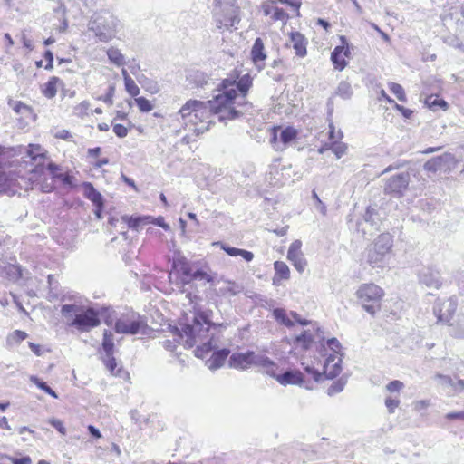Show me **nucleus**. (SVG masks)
Returning a JSON list of instances; mask_svg holds the SVG:
<instances>
[{
	"label": "nucleus",
	"mask_w": 464,
	"mask_h": 464,
	"mask_svg": "<svg viewBox=\"0 0 464 464\" xmlns=\"http://www.w3.org/2000/svg\"><path fill=\"white\" fill-rule=\"evenodd\" d=\"M225 89V94H216L210 101L188 100L178 111L177 120L182 121L185 129L199 135L208 130L213 122L212 116L214 114L218 116L220 121L238 118L242 114L241 111L235 108H225L222 105V101L229 102L233 94V91L228 90L226 85Z\"/></svg>",
	"instance_id": "obj_1"
},
{
	"label": "nucleus",
	"mask_w": 464,
	"mask_h": 464,
	"mask_svg": "<svg viewBox=\"0 0 464 464\" xmlns=\"http://www.w3.org/2000/svg\"><path fill=\"white\" fill-rule=\"evenodd\" d=\"M216 331V325L205 314L195 312L191 322L182 324L181 328L173 327L170 332L174 342L180 343L183 341L184 346L188 348L197 346L195 355L204 358L207 353L217 347Z\"/></svg>",
	"instance_id": "obj_2"
},
{
	"label": "nucleus",
	"mask_w": 464,
	"mask_h": 464,
	"mask_svg": "<svg viewBox=\"0 0 464 464\" xmlns=\"http://www.w3.org/2000/svg\"><path fill=\"white\" fill-rule=\"evenodd\" d=\"M61 314L68 326L74 327L78 331L89 332L101 324L99 312L93 307L85 308L77 304H66L61 308Z\"/></svg>",
	"instance_id": "obj_3"
},
{
	"label": "nucleus",
	"mask_w": 464,
	"mask_h": 464,
	"mask_svg": "<svg viewBox=\"0 0 464 464\" xmlns=\"http://www.w3.org/2000/svg\"><path fill=\"white\" fill-rule=\"evenodd\" d=\"M393 246V237L390 233L379 235L364 251L366 263L372 268H382L387 264Z\"/></svg>",
	"instance_id": "obj_4"
},
{
	"label": "nucleus",
	"mask_w": 464,
	"mask_h": 464,
	"mask_svg": "<svg viewBox=\"0 0 464 464\" xmlns=\"http://www.w3.org/2000/svg\"><path fill=\"white\" fill-rule=\"evenodd\" d=\"M225 85L228 90L233 91V94L231 95V100L229 102L222 101V105L225 108H235V105L244 106L246 105L244 100L246 98V92L252 85V78L249 74L243 75L237 82L235 80L225 79L222 81L220 87L218 89L221 92L220 94L226 93Z\"/></svg>",
	"instance_id": "obj_5"
},
{
	"label": "nucleus",
	"mask_w": 464,
	"mask_h": 464,
	"mask_svg": "<svg viewBox=\"0 0 464 464\" xmlns=\"http://www.w3.org/2000/svg\"><path fill=\"white\" fill-rule=\"evenodd\" d=\"M355 295L363 309L374 315L381 308V300L384 291L375 284H362L357 289Z\"/></svg>",
	"instance_id": "obj_6"
},
{
	"label": "nucleus",
	"mask_w": 464,
	"mask_h": 464,
	"mask_svg": "<svg viewBox=\"0 0 464 464\" xmlns=\"http://www.w3.org/2000/svg\"><path fill=\"white\" fill-rule=\"evenodd\" d=\"M229 366L236 369L245 370L251 365L262 367L265 371L266 367H271L272 360L267 356L254 352L236 353L228 360Z\"/></svg>",
	"instance_id": "obj_7"
},
{
	"label": "nucleus",
	"mask_w": 464,
	"mask_h": 464,
	"mask_svg": "<svg viewBox=\"0 0 464 464\" xmlns=\"http://www.w3.org/2000/svg\"><path fill=\"white\" fill-rule=\"evenodd\" d=\"M238 13V8L227 9L214 6L213 17L217 28L219 30L236 29V25L240 22Z\"/></svg>",
	"instance_id": "obj_8"
},
{
	"label": "nucleus",
	"mask_w": 464,
	"mask_h": 464,
	"mask_svg": "<svg viewBox=\"0 0 464 464\" xmlns=\"http://www.w3.org/2000/svg\"><path fill=\"white\" fill-rule=\"evenodd\" d=\"M297 134L298 131L294 127L289 126L284 129L281 127H274L270 143L276 150L283 151L289 143L296 139Z\"/></svg>",
	"instance_id": "obj_9"
},
{
	"label": "nucleus",
	"mask_w": 464,
	"mask_h": 464,
	"mask_svg": "<svg viewBox=\"0 0 464 464\" xmlns=\"http://www.w3.org/2000/svg\"><path fill=\"white\" fill-rule=\"evenodd\" d=\"M146 327L145 322L136 314L121 317L115 323V331L119 334H136L144 333Z\"/></svg>",
	"instance_id": "obj_10"
},
{
	"label": "nucleus",
	"mask_w": 464,
	"mask_h": 464,
	"mask_svg": "<svg viewBox=\"0 0 464 464\" xmlns=\"http://www.w3.org/2000/svg\"><path fill=\"white\" fill-rule=\"evenodd\" d=\"M457 299L453 297L445 300H437L433 307V313L438 322L443 324L450 323L457 310Z\"/></svg>",
	"instance_id": "obj_11"
},
{
	"label": "nucleus",
	"mask_w": 464,
	"mask_h": 464,
	"mask_svg": "<svg viewBox=\"0 0 464 464\" xmlns=\"http://www.w3.org/2000/svg\"><path fill=\"white\" fill-rule=\"evenodd\" d=\"M89 28L101 42H108L111 40L115 34V24L113 21H107L102 17H98L92 21Z\"/></svg>",
	"instance_id": "obj_12"
},
{
	"label": "nucleus",
	"mask_w": 464,
	"mask_h": 464,
	"mask_svg": "<svg viewBox=\"0 0 464 464\" xmlns=\"http://www.w3.org/2000/svg\"><path fill=\"white\" fill-rule=\"evenodd\" d=\"M277 366L272 361L271 367H266V372L275 378L280 384L287 385L293 384L297 385L301 384L304 381L303 374L299 371H286L282 374L276 373Z\"/></svg>",
	"instance_id": "obj_13"
},
{
	"label": "nucleus",
	"mask_w": 464,
	"mask_h": 464,
	"mask_svg": "<svg viewBox=\"0 0 464 464\" xmlns=\"http://www.w3.org/2000/svg\"><path fill=\"white\" fill-rule=\"evenodd\" d=\"M410 182V174L408 172L400 173L389 179L385 184L384 191L395 197H401L407 189Z\"/></svg>",
	"instance_id": "obj_14"
},
{
	"label": "nucleus",
	"mask_w": 464,
	"mask_h": 464,
	"mask_svg": "<svg viewBox=\"0 0 464 464\" xmlns=\"http://www.w3.org/2000/svg\"><path fill=\"white\" fill-rule=\"evenodd\" d=\"M301 246L302 242L300 240H295L290 245L287 252V259L300 274H302L307 266V261L304 256Z\"/></svg>",
	"instance_id": "obj_15"
},
{
	"label": "nucleus",
	"mask_w": 464,
	"mask_h": 464,
	"mask_svg": "<svg viewBox=\"0 0 464 464\" xmlns=\"http://www.w3.org/2000/svg\"><path fill=\"white\" fill-rule=\"evenodd\" d=\"M419 281L427 287L439 289L442 285L440 273L433 268L426 267L419 273Z\"/></svg>",
	"instance_id": "obj_16"
},
{
	"label": "nucleus",
	"mask_w": 464,
	"mask_h": 464,
	"mask_svg": "<svg viewBox=\"0 0 464 464\" xmlns=\"http://www.w3.org/2000/svg\"><path fill=\"white\" fill-rule=\"evenodd\" d=\"M342 358L337 354H329L324 365V374L327 379H334L342 371Z\"/></svg>",
	"instance_id": "obj_17"
},
{
	"label": "nucleus",
	"mask_w": 464,
	"mask_h": 464,
	"mask_svg": "<svg viewBox=\"0 0 464 464\" xmlns=\"http://www.w3.org/2000/svg\"><path fill=\"white\" fill-rule=\"evenodd\" d=\"M251 59L258 71L264 69L266 53L265 52L264 43L261 38H256L252 46Z\"/></svg>",
	"instance_id": "obj_18"
},
{
	"label": "nucleus",
	"mask_w": 464,
	"mask_h": 464,
	"mask_svg": "<svg viewBox=\"0 0 464 464\" xmlns=\"http://www.w3.org/2000/svg\"><path fill=\"white\" fill-rule=\"evenodd\" d=\"M186 80L192 88H204L209 84V76L199 70H189L187 72Z\"/></svg>",
	"instance_id": "obj_19"
},
{
	"label": "nucleus",
	"mask_w": 464,
	"mask_h": 464,
	"mask_svg": "<svg viewBox=\"0 0 464 464\" xmlns=\"http://www.w3.org/2000/svg\"><path fill=\"white\" fill-rule=\"evenodd\" d=\"M340 40H341L342 45L336 46L334 49V51L331 53V61L333 62L335 69L342 71L347 65V63L343 55V51L344 50V44H347V40H346L345 36H341Z\"/></svg>",
	"instance_id": "obj_20"
},
{
	"label": "nucleus",
	"mask_w": 464,
	"mask_h": 464,
	"mask_svg": "<svg viewBox=\"0 0 464 464\" xmlns=\"http://www.w3.org/2000/svg\"><path fill=\"white\" fill-rule=\"evenodd\" d=\"M290 42L297 56L304 57L306 55L307 42L303 34L298 32L292 33L290 35Z\"/></svg>",
	"instance_id": "obj_21"
},
{
	"label": "nucleus",
	"mask_w": 464,
	"mask_h": 464,
	"mask_svg": "<svg viewBox=\"0 0 464 464\" xmlns=\"http://www.w3.org/2000/svg\"><path fill=\"white\" fill-rule=\"evenodd\" d=\"M228 354L229 350L227 349L214 352L212 356L206 362V364L210 370H217L224 364Z\"/></svg>",
	"instance_id": "obj_22"
},
{
	"label": "nucleus",
	"mask_w": 464,
	"mask_h": 464,
	"mask_svg": "<svg viewBox=\"0 0 464 464\" xmlns=\"http://www.w3.org/2000/svg\"><path fill=\"white\" fill-rule=\"evenodd\" d=\"M274 269L276 275L273 277V284L276 285H280L281 280H287L290 277V270L288 266L283 261H276L274 263Z\"/></svg>",
	"instance_id": "obj_23"
},
{
	"label": "nucleus",
	"mask_w": 464,
	"mask_h": 464,
	"mask_svg": "<svg viewBox=\"0 0 464 464\" xmlns=\"http://www.w3.org/2000/svg\"><path fill=\"white\" fill-rule=\"evenodd\" d=\"M242 291V287L232 281H224L223 285L218 289V295L223 297H231L239 294Z\"/></svg>",
	"instance_id": "obj_24"
},
{
	"label": "nucleus",
	"mask_w": 464,
	"mask_h": 464,
	"mask_svg": "<svg viewBox=\"0 0 464 464\" xmlns=\"http://www.w3.org/2000/svg\"><path fill=\"white\" fill-rule=\"evenodd\" d=\"M216 245H219L221 248L230 256H242L246 261L250 262L254 258V254L250 251L240 249L233 246H229L222 242H217Z\"/></svg>",
	"instance_id": "obj_25"
},
{
	"label": "nucleus",
	"mask_w": 464,
	"mask_h": 464,
	"mask_svg": "<svg viewBox=\"0 0 464 464\" xmlns=\"http://www.w3.org/2000/svg\"><path fill=\"white\" fill-rule=\"evenodd\" d=\"M174 266H176L177 269H179V271L181 274V283L183 285L189 284V281L187 280L192 277V275L194 273L191 266L185 259H180L178 262H175Z\"/></svg>",
	"instance_id": "obj_26"
},
{
	"label": "nucleus",
	"mask_w": 464,
	"mask_h": 464,
	"mask_svg": "<svg viewBox=\"0 0 464 464\" xmlns=\"http://www.w3.org/2000/svg\"><path fill=\"white\" fill-rule=\"evenodd\" d=\"M285 73V65L281 59H276L271 63V70L267 72V74L276 82H279L283 79Z\"/></svg>",
	"instance_id": "obj_27"
},
{
	"label": "nucleus",
	"mask_w": 464,
	"mask_h": 464,
	"mask_svg": "<svg viewBox=\"0 0 464 464\" xmlns=\"http://www.w3.org/2000/svg\"><path fill=\"white\" fill-rule=\"evenodd\" d=\"M102 360L105 364L107 370L114 376L121 377L125 372L121 368L117 369V362L113 354L102 355Z\"/></svg>",
	"instance_id": "obj_28"
},
{
	"label": "nucleus",
	"mask_w": 464,
	"mask_h": 464,
	"mask_svg": "<svg viewBox=\"0 0 464 464\" xmlns=\"http://www.w3.org/2000/svg\"><path fill=\"white\" fill-rule=\"evenodd\" d=\"M449 158V154L432 158L424 164V169L430 172H436L442 168Z\"/></svg>",
	"instance_id": "obj_29"
},
{
	"label": "nucleus",
	"mask_w": 464,
	"mask_h": 464,
	"mask_svg": "<svg viewBox=\"0 0 464 464\" xmlns=\"http://www.w3.org/2000/svg\"><path fill=\"white\" fill-rule=\"evenodd\" d=\"M85 191L84 195L85 197L90 199L92 202H93L96 206H102V197L100 192H98L90 182H85L83 184Z\"/></svg>",
	"instance_id": "obj_30"
},
{
	"label": "nucleus",
	"mask_w": 464,
	"mask_h": 464,
	"mask_svg": "<svg viewBox=\"0 0 464 464\" xmlns=\"http://www.w3.org/2000/svg\"><path fill=\"white\" fill-rule=\"evenodd\" d=\"M59 82H61V80L58 77H51L43 87L44 95L48 99H53L55 97L57 93V85Z\"/></svg>",
	"instance_id": "obj_31"
},
{
	"label": "nucleus",
	"mask_w": 464,
	"mask_h": 464,
	"mask_svg": "<svg viewBox=\"0 0 464 464\" xmlns=\"http://www.w3.org/2000/svg\"><path fill=\"white\" fill-rule=\"evenodd\" d=\"M102 350L104 352L103 355L114 354L113 334L107 330L103 333Z\"/></svg>",
	"instance_id": "obj_32"
},
{
	"label": "nucleus",
	"mask_w": 464,
	"mask_h": 464,
	"mask_svg": "<svg viewBox=\"0 0 464 464\" xmlns=\"http://www.w3.org/2000/svg\"><path fill=\"white\" fill-rule=\"evenodd\" d=\"M313 342L314 335L309 331H304L295 339V343L301 345L304 350H308Z\"/></svg>",
	"instance_id": "obj_33"
},
{
	"label": "nucleus",
	"mask_w": 464,
	"mask_h": 464,
	"mask_svg": "<svg viewBox=\"0 0 464 464\" xmlns=\"http://www.w3.org/2000/svg\"><path fill=\"white\" fill-rule=\"evenodd\" d=\"M335 94L344 100L350 99L353 95V89L351 84L345 81L341 82L338 84Z\"/></svg>",
	"instance_id": "obj_34"
},
{
	"label": "nucleus",
	"mask_w": 464,
	"mask_h": 464,
	"mask_svg": "<svg viewBox=\"0 0 464 464\" xmlns=\"http://www.w3.org/2000/svg\"><path fill=\"white\" fill-rule=\"evenodd\" d=\"M273 315L276 321H278L279 323H281L282 324H284L287 327H292L294 325L293 321L290 318H288V316L286 315V313L284 309H281V308L275 309L273 311Z\"/></svg>",
	"instance_id": "obj_35"
},
{
	"label": "nucleus",
	"mask_w": 464,
	"mask_h": 464,
	"mask_svg": "<svg viewBox=\"0 0 464 464\" xmlns=\"http://www.w3.org/2000/svg\"><path fill=\"white\" fill-rule=\"evenodd\" d=\"M107 55L110 61L118 66L125 63L123 54L117 48H110L107 51Z\"/></svg>",
	"instance_id": "obj_36"
},
{
	"label": "nucleus",
	"mask_w": 464,
	"mask_h": 464,
	"mask_svg": "<svg viewBox=\"0 0 464 464\" xmlns=\"http://www.w3.org/2000/svg\"><path fill=\"white\" fill-rule=\"evenodd\" d=\"M30 381L33 383H34L38 388H40L41 390L44 391L46 393L50 394L52 397L58 398V395L56 394V392L52 388H50L46 384V382H43L42 380H40L36 376H31L30 377Z\"/></svg>",
	"instance_id": "obj_37"
},
{
	"label": "nucleus",
	"mask_w": 464,
	"mask_h": 464,
	"mask_svg": "<svg viewBox=\"0 0 464 464\" xmlns=\"http://www.w3.org/2000/svg\"><path fill=\"white\" fill-rule=\"evenodd\" d=\"M450 334L456 338H464V316L459 317L456 324H452Z\"/></svg>",
	"instance_id": "obj_38"
},
{
	"label": "nucleus",
	"mask_w": 464,
	"mask_h": 464,
	"mask_svg": "<svg viewBox=\"0 0 464 464\" xmlns=\"http://www.w3.org/2000/svg\"><path fill=\"white\" fill-rule=\"evenodd\" d=\"M346 384V379L340 378L336 382H334L328 389H327V394L329 396H333L336 393L341 392L344 386Z\"/></svg>",
	"instance_id": "obj_39"
},
{
	"label": "nucleus",
	"mask_w": 464,
	"mask_h": 464,
	"mask_svg": "<svg viewBox=\"0 0 464 464\" xmlns=\"http://www.w3.org/2000/svg\"><path fill=\"white\" fill-rule=\"evenodd\" d=\"M389 90L398 98L401 102H406V95L404 89L399 83L390 82Z\"/></svg>",
	"instance_id": "obj_40"
},
{
	"label": "nucleus",
	"mask_w": 464,
	"mask_h": 464,
	"mask_svg": "<svg viewBox=\"0 0 464 464\" xmlns=\"http://www.w3.org/2000/svg\"><path fill=\"white\" fill-rule=\"evenodd\" d=\"M7 277L10 280H18L22 277L21 269L17 266L8 265L5 267Z\"/></svg>",
	"instance_id": "obj_41"
},
{
	"label": "nucleus",
	"mask_w": 464,
	"mask_h": 464,
	"mask_svg": "<svg viewBox=\"0 0 464 464\" xmlns=\"http://www.w3.org/2000/svg\"><path fill=\"white\" fill-rule=\"evenodd\" d=\"M193 280L206 281L208 283H210V282H212L213 277L211 276V275L208 274L207 272H205L201 269H197L194 271L192 277H190L187 281H189V283H190Z\"/></svg>",
	"instance_id": "obj_42"
},
{
	"label": "nucleus",
	"mask_w": 464,
	"mask_h": 464,
	"mask_svg": "<svg viewBox=\"0 0 464 464\" xmlns=\"http://www.w3.org/2000/svg\"><path fill=\"white\" fill-rule=\"evenodd\" d=\"M330 150H332L337 159H340L346 153L347 145L343 142L334 141L330 145Z\"/></svg>",
	"instance_id": "obj_43"
},
{
	"label": "nucleus",
	"mask_w": 464,
	"mask_h": 464,
	"mask_svg": "<svg viewBox=\"0 0 464 464\" xmlns=\"http://www.w3.org/2000/svg\"><path fill=\"white\" fill-rule=\"evenodd\" d=\"M135 102L139 107L140 111L142 112H149L153 109V106L150 103V102L144 97L135 98Z\"/></svg>",
	"instance_id": "obj_44"
},
{
	"label": "nucleus",
	"mask_w": 464,
	"mask_h": 464,
	"mask_svg": "<svg viewBox=\"0 0 464 464\" xmlns=\"http://www.w3.org/2000/svg\"><path fill=\"white\" fill-rule=\"evenodd\" d=\"M44 150L39 145H29L27 154L32 160H36L38 158L44 157Z\"/></svg>",
	"instance_id": "obj_45"
},
{
	"label": "nucleus",
	"mask_w": 464,
	"mask_h": 464,
	"mask_svg": "<svg viewBox=\"0 0 464 464\" xmlns=\"http://www.w3.org/2000/svg\"><path fill=\"white\" fill-rule=\"evenodd\" d=\"M125 89L127 92L132 97H137L140 93V88L135 83L133 79H127V82H124Z\"/></svg>",
	"instance_id": "obj_46"
},
{
	"label": "nucleus",
	"mask_w": 464,
	"mask_h": 464,
	"mask_svg": "<svg viewBox=\"0 0 464 464\" xmlns=\"http://www.w3.org/2000/svg\"><path fill=\"white\" fill-rule=\"evenodd\" d=\"M426 103L429 105L430 108L433 110H435L437 106L443 108V110H446L448 108V103L444 100L439 99L438 97H429L426 100Z\"/></svg>",
	"instance_id": "obj_47"
},
{
	"label": "nucleus",
	"mask_w": 464,
	"mask_h": 464,
	"mask_svg": "<svg viewBox=\"0 0 464 464\" xmlns=\"http://www.w3.org/2000/svg\"><path fill=\"white\" fill-rule=\"evenodd\" d=\"M343 138V133L341 130H335L333 122L329 123V140L334 141L341 140Z\"/></svg>",
	"instance_id": "obj_48"
},
{
	"label": "nucleus",
	"mask_w": 464,
	"mask_h": 464,
	"mask_svg": "<svg viewBox=\"0 0 464 464\" xmlns=\"http://www.w3.org/2000/svg\"><path fill=\"white\" fill-rule=\"evenodd\" d=\"M403 388V382L398 380H394L385 386L386 391L391 393L400 392Z\"/></svg>",
	"instance_id": "obj_49"
},
{
	"label": "nucleus",
	"mask_w": 464,
	"mask_h": 464,
	"mask_svg": "<svg viewBox=\"0 0 464 464\" xmlns=\"http://www.w3.org/2000/svg\"><path fill=\"white\" fill-rule=\"evenodd\" d=\"M400 405V400L398 398L387 397L385 399V406L388 410V412L392 414L395 411V409Z\"/></svg>",
	"instance_id": "obj_50"
},
{
	"label": "nucleus",
	"mask_w": 464,
	"mask_h": 464,
	"mask_svg": "<svg viewBox=\"0 0 464 464\" xmlns=\"http://www.w3.org/2000/svg\"><path fill=\"white\" fill-rule=\"evenodd\" d=\"M11 188V180L5 173H0V194L7 192Z\"/></svg>",
	"instance_id": "obj_51"
},
{
	"label": "nucleus",
	"mask_w": 464,
	"mask_h": 464,
	"mask_svg": "<svg viewBox=\"0 0 464 464\" xmlns=\"http://www.w3.org/2000/svg\"><path fill=\"white\" fill-rule=\"evenodd\" d=\"M114 93H115V87H114V85H110L109 88H108L107 93L104 96L100 97L99 99L111 106L113 103L112 98L114 96Z\"/></svg>",
	"instance_id": "obj_52"
},
{
	"label": "nucleus",
	"mask_w": 464,
	"mask_h": 464,
	"mask_svg": "<svg viewBox=\"0 0 464 464\" xmlns=\"http://www.w3.org/2000/svg\"><path fill=\"white\" fill-rule=\"evenodd\" d=\"M54 179H60L64 185H68L70 187H73V176L69 173H60L59 175H54Z\"/></svg>",
	"instance_id": "obj_53"
},
{
	"label": "nucleus",
	"mask_w": 464,
	"mask_h": 464,
	"mask_svg": "<svg viewBox=\"0 0 464 464\" xmlns=\"http://www.w3.org/2000/svg\"><path fill=\"white\" fill-rule=\"evenodd\" d=\"M272 18L275 21H285L287 18V14L282 8L275 7L273 8Z\"/></svg>",
	"instance_id": "obj_54"
},
{
	"label": "nucleus",
	"mask_w": 464,
	"mask_h": 464,
	"mask_svg": "<svg viewBox=\"0 0 464 464\" xmlns=\"http://www.w3.org/2000/svg\"><path fill=\"white\" fill-rule=\"evenodd\" d=\"M215 1V6L217 8H237L235 6V1L236 0H214Z\"/></svg>",
	"instance_id": "obj_55"
},
{
	"label": "nucleus",
	"mask_w": 464,
	"mask_h": 464,
	"mask_svg": "<svg viewBox=\"0 0 464 464\" xmlns=\"http://www.w3.org/2000/svg\"><path fill=\"white\" fill-rule=\"evenodd\" d=\"M328 347L334 352L333 354L339 355V351L342 347L340 342L336 338H331L327 341Z\"/></svg>",
	"instance_id": "obj_56"
},
{
	"label": "nucleus",
	"mask_w": 464,
	"mask_h": 464,
	"mask_svg": "<svg viewBox=\"0 0 464 464\" xmlns=\"http://www.w3.org/2000/svg\"><path fill=\"white\" fill-rule=\"evenodd\" d=\"M27 337V334L21 330H15L13 332V334L10 335V339L14 341L15 343H21L22 341L25 340Z\"/></svg>",
	"instance_id": "obj_57"
},
{
	"label": "nucleus",
	"mask_w": 464,
	"mask_h": 464,
	"mask_svg": "<svg viewBox=\"0 0 464 464\" xmlns=\"http://www.w3.org/2000/svg\"><path fill=\"white\" fill-rule=\"evenodd\" d=\"M375 215V210L373 208H368L363 216V219L365 222L370 223L371 225H377V222L375 221L374 218Z\"/></svg>",
	"instance_id": "obj_58"
},
{
	"label": "nucleus",
	"mask_w": 464,
	"mask_h": 464,
	"mask_svg": "<svg viewBox=\"0 0 464 464\" xmlns=\"http://www.w3.org/2000/svg\"><path fill=\"white\" fill-rule=\"evenodd\" d=\"M430 405V401L429 400H420L412 403L413 410L416 411H421L422 410L427 409Z\"/></svg>",
	"instance_id": "obj_59"
},
{
	"label": "nucleus",
	"mask_w": 464,
	"mask_h": 464,
	"mask_svg": "<svg viewBox=\"0 0 464 464\" xmlns=\"http://www.w3.org/2000/svg\"><path fill=\"white\" fill-rule=\"evenodd\" d=\"M49 423L54 428L56 429L61 434L63 435H65L66 434V429L65 427L63 426V421H61L60 420L58 419H51L49 420Z\"/></svg>",
	"instance_id": "obj_60"
},
{
	"label": "nucleus",
	"mask_w": 464,
	"mask_h": 464,
	"mask_svg": "<svg viewBox=\"0 0 464 464\" xmlns=\"http://www.w3.org/2000/svg\"><path fill=\"white\" fill-rule=\"evenodd\" d=\"M128 226L132 229L138 230L140 227H142L140 217L139 216L128 218Z\"/></svg>",
	"instance_id": "obj_61"
},
{
	"label": "nucleus",
	"mask_w": 464,
	"mask_h": 464,
	"mask_svg": "<svg viewBox=\"0 0 464 464\" xmlns=\"http://www.w3.org/2000/svg\"><path fill=\"white\" fill-rule=\"evenodd\" d=\"M393 108L396 111H398L399 112H401L405 119H410L413 114V111H411V109L405 108L402 105H400L398 103H394Z\"/></svg>",
	"instance_id": "obj_62"
},
{
	"label": "nucleus",
	"mask_w": 464,
	"mask_h": 464,
	"mask_svg": "<svg viewBox=\"0 0 464 464\" xmlns=\"http://www.w3.org/2000/svg\"><path fill=\"white\" fill-rule=\"evenodd\" d=\"M113 132L119 138H124L128 134V129L122 124H114L113 125Z\"/></svg>",
	"instance_id": "obj_63"
},
{
	"label": "nucleus",
	"mask_w": 464,
	"mask_h": 464,
	"mask_svg": "<svg viewBox=\"0 0 464 464\" xmlns=\"http://www.w3.org/2000/svg\"><path fill=\"white\" fill-rule=\"evenodd\" d=\"M12 462L13 464H31L32 463V460L30 459V457H23L21 459H14V458H11L9 457L8 458Z\"/></svg>",
	"instance_id": "obj_64"
}]
</instances>
